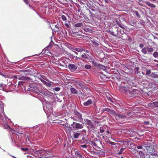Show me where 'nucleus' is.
Returning <instances> with one entry per match:
<instances>
[{"label": "nucleus", "mask_w": 158, "mask_h": 158, "mask_svg": "<svg viewBox=\"0 0 158 158\" xmlns=\"http://www.w3.org/2000/svg\"><path fill=\"white\" fill-rule=\"evenodd\" d=\"M122 88H123L126 93L130 97H136L138 95V94L136 92V90L133 89L132 90H128L127 88L125 86H122Z\"/></svg>", "instance_id": "f257e3e1"}, {"label": "nucleus", "mask_w": 158, "mask_h": 158, "mask_svg": "<svg viewBox=\"0 0 158 158\" xmlns=\"http://www.w3.org/2000/svg\"><path fill=\"white\" fill-rule=\"evenodd\" d=\"M74 115L71 117V118L73 120L78 122H81L82 119V115L77 111H74L73 113Z\"/></svg>", "instance_id": "f03ea898"}, {"label": "nucleus", "mask_w": 158, "mask_h": 158, "mask_svg": "<svg viewBox=\"0 0 158 158\" xmlns=\"http://www.w3.org/2000/svg\"><path fill=\"white\" fill-rule=\"evenodd\" d=\"M146 148V152L147 153L151 154V155L155 156L156 155V154L154 153L155 152V150L153 147L151 145H147L144 146Z\"/></svg>", "instance_id": "7ed1b4c3"}, {"label": "nucleus", "mask_w": 158, "mask_h": 158, "mask_svg": "<svg viewBox=\"0 0 158 158\" xmlns=\"http://www.w3.org/2000/svg\"><path fill=\"white\" fill-rule=\"evenodd\" d=\"M71 126L75 129L79 130L83 128L84 125L80 123L73 122L71 124Z\"/></svg>", "instance_id": "20e7f679"}, {"label": "nucleus", "mask_w": 158, "mask_h": 158, "mask_svg": "<svg viewBox=\"0 0 158 158\" xmlns=\"http://www.w3.org/2000/svg\"><path fill=\"white\" fill-rule=\"evenodd\" d=\"M85 121L86 123V124L87 125H88L87 128L88 129H90V128H92V129H93L94 128V125L92 122L88 119L85 120Z\"/></svg>", "instance_id": "39448f33"}, {"label": "nucleus", "mask_w": 158, "mask_h": 158, "mask_svg": "<svg viewBox=\"0 0 158 158\" xmlns=\"http://www.w3.org/2000/svg\"><path fill=\"white\" fill-rule=\"evenodd\" d=\"M68 67L71 71L73 72L76 70L77 69V66L74 64H69L68 65Z\"/></svg>", "instance_id": "423d86ee"}, {"label": "nucleus", "mask_w": 158, "mask_h": 158, "mask_svg": "<svg viewBox=\"0 0 158 158\" xmlns=\"http://www.w3.org/2000/svg\"><path fill=\"white\" fill-rule=\"evenodd\" d=\"M126 117V115L121 114L117 113L116 116V118L117 120H123Z\"/></svg>", "instance_id": "0eeeda50"}, {"label": "nucleus", "mask_w": 158, "mask_h": 158, "mask_svg": "<svg viewBox=\"0 0 158 158\" xmlns=\"http://www.w3.org/2000/svg\"><path fill=\"white\" fill-rule=\"evenodd\" d=\"M137 153H138L140 156V158H149V157H146L145 154L142 151H139L136 149H135Z\"/></svg>", "instance_id": "6e6552de"}, {"label": "nucleus", "mask_w": 158, "mask_h": 158, "mask_svg": "<svg viewBox=\"0 0 158 158\" xmlns=\"http://www.w3.org/2000/svg\"><path fill=\"white\" fill-rule=\"evenodd\" d=\"M76 85L77 87L80 88H83L85 87L83 82L82 81H78L76 82Z\"/></svg>", "instance_id": "1a4fd4ad"}, {"label": "nucleus", "mask_w": 158, "mask_h": 158, "mask_svg": "<svg viewBox=\"0 0 158 158\" xmlns=\"http://www.w3.org/2000/svg\"><path fill=\"white\" fill-rule=\"evenodd\" d=\"M81 135L80 133L77 132H73V137L75 139H78Z\"/></svg>", "instance_id": "9d476101"}, {"label": "nucleus", "mask_w": 158, "mask_h": 158, "mask_svg": "<svg viewBox=\"0 0 158 158\" xmlns=\"http://www.w3.org/2000/svg\"><path fill=\"white\" fill-rule=\"evenodd\" d=\"M29 87L30 88H32V89H37L38 87L37 85L36 84H35L34 83H31L29 85Z\"/></svg>", "instance_id": "9b49d317"}, {"label": "nucleus", "mask_w": 158, "mask_h": 158, "mask_svg": "<svg viewBox=\"0 0 158 158\" xmlns=\"http://www.w3.org/2000/svg\"><path fill=\"white\" fill-rule=\"evenodd\" d=\"M92 103V101L91 99H89L86 102H85L83 103V105L84 106H88L90 104H91Z\"/></svg>", "instance_id": "f8f14e48"}, {"label": "nucleus", "mask_w": 158, "mask_h": 158, "mask_svg": "<svg viewBox=\"0 0 158 158\" xmlns=\"http://www.w3.org/2000/svg\"><path fill=\"white\" fill-rule=\"evenodd\" d=\"M150 106L154 108L158 106V102H154L150 104Z\"/></svg>", "instance_id": "ddd939ff"}, {"label": "nucleus", "mask_w": 158, "mask_h": 158, "mask_svg": "<svg viewBox=\"0 0 158 158\" xmlns=\"http://www.w3.org/2000/svg\"><path fill=\"white\" fill-rule=\"evenodd\" d=\"M92 64L95 66L98 67L99 64L93 59H91Z\"/></svg>", "instance_id": "4468645a"}, {"label": "nucleus", "mask_w": 158, "mask_h": 158, "mask_svg": "<svg viewBox=\"0 0 158 158\" xmlns=\"http://www.w3.org/2000/svg\"><path fill=\"white\" fill-rule=\"evenodd\" d=\"M145 3L147 5L151 7L155 8L156 7V6L155 5L151 3L150 2H146Z\"/></svg>", "instance_id": "2eb2a0df"}, {"label": "nucleus", "mask_w": 158, "mask_h": 158, "mask_svg": "<svg viewBox=\"0 0 158 158\" xmlns=\"http://www.w3.org/2000/svg\"><path fill=\"white\" fill-rule=\"evenodd\" d=\"M31 78L28 77L22 76L21 80H23L24 81H28L30 80Z\"/></svg>", "instance_id": "dca6fc26"}, {"label": "nucleus", "mask_w": 158, "mask_h": 158, "mask_svg": "<svg viewBox=\"0 0 158 158\" xmlns=\"http://www.w3.org/2000/svg\"><path fill=\"white\" fill-rule=\"evenodd\" d=\"M108 112L110 114H111L112 115H114L115 116H116V114H117V113H116L115 112V111L114 110H111L110 109V110Z\"/></svg>", "instance_id": "f3484780"}, {"label": "nucleus", "mask_w": 158, "mask_h": 158, "mask_svg": "<svg viewBox=\"0 0 158 158\" xmlns=\"http://www.w3.org/2000/svg\"><path fill=\"white\" fill-rule=\"evenodd\" d=\"M73 49L74 50L78 52H81L84 50L82 48H76Z\"/></svg>", "instance_id": "a211bd4d"}, {"label": "nucleus", "mask_w": 158, "mask_h": 158, "mask_svg": "<svg viewBox=\"0 0 158 158\" xmlns=\"http://www.w3.org/2000/svg\"><path fill=\"white\" fill-rule=\"evenodd\" d=\"M98 68H99L103 70H106V66H103L102 65L99 64L98 65Z\"/></svg>", "instance_id": "6ab92c4d"}, {"label": "nucleus", "mask_w": 158, "mask_h": 158, "mask_svg": "<svg viewBox=\"0 0 158 158\" xmlns=\"http://www.w3.org/2000/svg\"><path fill=\"white\" fill-rule=\"evenodd\" d=\"M71 92L72 93L74 94H77V90L74 88H71L70 89Z\"/></svg>", "instance_id": "aec40b11"}, {"label": "nucleus", "mask_w": 158, "mask_h": 158, "mask_svg": "<svg viewBox=\"0 0 158 158\" xmlns=\"http://www.w3.org/2000/svg\"><path fill=\"white\" fill-rule=\"evenodd\" d=\"M75 154L77 156V158H83L80 153L78 152H75Z\"/></svg>", "instance_id": "412c9836"}, {"label": "nucleus", "mask_w": 158, "mask_h": 158, "mask_svg": "<svg viewBox=\"0 0 158 158\" xmlns=\"http://www.w3.org/2000/svg\"><path fill=\"white\" fill-rule=\"evenodd\" d=\"M147 50L149 52H153V49L152 48H149L147 47Z\"/></svg>", "instance_id": "4be33fe9"}, {"label": "nucleus", "mask_w": 158, "mask_h": 158, "mask_svg": "<svg viewBox=\"0 0 158 158\" xmlns=\"http://www.w3.org/2000/svg\"><path fill=\"white\" fill-rule=\"evenodd\" d=\"M147 47L143 48L142 49V52L144 54H146L147 52Z\"/></svg>", "instance_id": "5701e85b"}, {"label": "nucleus", "mask_w": 158, "mask_h": 158, "mask_svg": "<svg viewBox=\"0 0 158 158\" xmlns=\"http://www.w3.org/2000/svg\"><path fill=\"white\" fill-rule=\"evenodd\" d=\"M150 76L151 77H154V78H158V75L157 74H156L154 73H152Z\"/></svg>", "instance_id": "b1692460"}, {"label": "nucleus", "mask_w": 158, "mask_h": 158, "mask_svg": "<svg viewBox=\"0 0 158 158\" xmlns=\"http://www.w3.org/2000/svg\"><path fill=\"white\" fill-rule=\"evenodd\" d=\"M81 57L84 59H86L88 58L87 55L85 53L81 54Z\"/></svg>", "instance_id": "393cba45"}, {"label": "nucleus", "mask_w": 158, "mask_h": 158, "mask_svg": "<svg viewBox=\"0 0 158 158\" xmlns=\"http://www.w3.org/2000/svg\"><path fill=\"white\" fill-rule=\"evenodd\" d=\"M4 111V106L2 104H0V112H2Z\"/></svg>", "instance_id": "a878e982"}, {"label": "nucleus", "mask_w": 158, "mask_h": 158, "mask_svg": "<svg viewBox=\"0 0 158 158\" xmlns=\"http://www.w3.org/2000/svg\"><path fill=\"white\" fill-rule=\"evenodd\" d=\"M40 92L42 94H43L44 95H46V96H48V95H49L45 91H44V90H40Z\"/></svg>", "instance_id": "bb28decb"}, {"label": "nucleus", "mask_w": 158, "mask_h": 158, "mask_svg": "<svg viewBox=\"0 0 158 158\" xmlns=\"http://www.w3.org/2000/svg\"><path fill=\"white\" fill-rule=\"evenodd\" d=\"M153 56L156 58H158V52H155L153 54Z\"/></svg>", "instance_id": "cd10ccee"}, {"label": "nucleus", "mask_w": 158, "mask_h": 158, "mask_svg": "<svg viewBox=\"0 0 158 158\" xmlns=\"http://www.w3.org/2000/svg\"><path fill=\"white\" fill-rule=\"evenodd\" d=\"M92 42H93V43L94 44V45L95 47H97L98 46V44L95 41L93 40L92 41Z\"/></svg>", "instance_id": "c85d7f7f"}, {"label": "nucleus", "mask_w": 158, "mask_h": 158, "mask_svg": "<svg viewBox=\"0 0 158 158\" xmlns=\"http://www.w3.org/2000/svg\"><path fill=\"white\" fill-rule=\"evenodd\" d=\"M116 24H118L120 27L123 29H124V27L121 25V22L118 21H117L116 22Z\"/></svg>", "instance_id": "c756f323"}, {"label": "nucleus", "mask_w": 158, "mask_h": 158, "mask_svg": "<svg viewBox=\"0 0 158 158\" xmlns=\"http://www.w3.org/2000/svg\"><path fill=\"white\" fill-rule=\"evenodd\" d=\"M82 23H78L75 24V26L77 27H80L82 26Z\"/></svg>", "instance_id": "7c9ffc66"}, {"label": "nucleus", "mask_w": 158, "mask_h": 158, "mask_svg": "<svg viewBox=\"0 0 158 158\" xmlns=\"http://www.w3.org/2000/svg\"><path fill=\"white\" fill-rule=\"evenodd\" d=\"M85 68L86 69H89L91 68V66L89 65L86 64L85 66Z\"/></svg>", "instance_id": "2f4dec72"}, {"label": "nucleus", "mask_w": 158, "mask_h": 158, "mask_svg": "<svg viewBox=\"0 0 158 158\" xmlns=\"http://www.w3.org/2000/svg\"><path fill=\"white\" fill-rule=\"evenodd\" d=\"M144 145H143L142 146H141V145H139V146H137L136 147V148L138 149H139V150L143 149V146L144 147Z\"/></svg>", "instance_id": "473e14b6"}, {"label": "nucleus", "mask_w": 158, "mask_h": 158, "mask_svg": "<svg viewBox=\"0 0 158 158\" xmlns=\"http://www.w3.org/2000/svg\"><path fill=\"white\" fill-rule=\"evenodd\" d=\"M110 110L109 108H104L102 109V110H101V111H102V112H104V111H106L109 112V111Z\"/></svg>", "instance_id": "72a5a7b5"}, {"label": "nucleus", "mask_w": 158, "mask_h": 158, "mask_svg": "<svg viewBox=\"0 0 158 158\" xmlns=\"http://www.w3.org/2000/svg\"><path fill=\"white\" fill-rule=\"evenodd\" d=\"M27 90L28 91H30V92H33L34 93H36L34 90L32 89L31 88H28V89H27Z\"/></svg>", "instance_id": "f704fd0d"}, {"label": "nucleus", "mask_w": 158, "mask_h": 158, "mask_svg": "<svg viewBox=\"0 0 158 158\" xmlns=\"http://www.w3.org/2000/svg\"><path fill=\"white\" fill-rule=\"evenodd\" d=\"M151 73V71L150 70H147L146 71V75H149Z\"/></svg>", "instance_id": "c9c22d12"}, {"label": "nucleus", "mask_w": 158, "mask_h": 158, "mask_svg": "<svg viewBox=\"0 0 158 158\" xmlns=\"http://www.w3.org/2000/svg\"><path fill=\"white\" fill-rule=\"evenodd\" d=\"M45 85L49 87H50L51 85V84L50 82H46Z\"/></svg>", "instance_id": "e433bc0d"}, {"label": "nucleus", "mask_w": 158, "mask_h": 158, "mask_svg": "<svg viewBox=\"0 0 158 158\" xmlns=\"http://www.w3.org/2000/svg\"><path fill=\"white\" fill-rule=\"evenodd\" d=\"M125 149V148H122L120 151L119 152L118 154H122V152L123 151V150Z\"/></svg>", "instance_id": "4c0bfd02"}, {"label": "nucleus", "mask_w": 158, "mask_h": 158, "mask_svg": "<svg viewBox=\"0 0 158 158\" xmlns=\"http://www.w3.org/2000/svg\"><path fill=\"white\" fill-rule=\"evenodd\" d=\"M77 65L81 67L83 66V63L82 62H79L77 64Z\"/></svg>", "instance_id": "58836bf2"}, {"label": "nucleus", "mask_w": 158, "mask_h": 158, "mask_svg": "<svg viewBox=\"0 0 158 158\" xmlns=\"http://www.w3.org/2000/svg\"><path fill=\"white\" fill-rule=\"evenodd\" d=\"M61 18L64 21H65L67 19L66 17L64 15H62V16Z\"/></svg>", "instance_id": "ea45409f"}, {"label": "nucleus", "mask_w": 158, "mask_h": 158, "mask_svg": "<svg viewBox=\"0 0 158 158\" xmlns=\"http://www.w3.org/2000/svg\"><path fill=\"white\" fill-rule=\"evenodd\" d=\"M134 12L135 14L136 15L137 17H138L139 18V17L140 15H139V13H138V12L137 11H135Z\"/></svg>", "instance_id": "a19ab883"}, {"label": "nucleus", "mask_w": 158, "mask_h": 158, "mask_svg": "<svg viewBox=\"0 0 158 158\" xmlns=\"http://www.w3.org/2000/svg\"><path fill=\"white\" fill-rule=\"evenodd\" d=\"M21 149L22 151H24V152L28 151V149L27 148H21Z\"/></svg>", "instance_id": "79ce46f5"}, {"label": "nucleus", "mask_w": 158, "mask_h": 158, "mask_svg": "<svg viewBox=\"0 0 158 158\" xmlns=\"http://www.w3.org/2000/svg\"><path fill=\"white\" fill-rule=\"evenodd\" d=\"M54 89L56 91H58L60 90V88L59 87H57L55 88Z\"/></svg>", "instance_id": "37998d69"}, {"label": "nucleus", "mask_w": 158, "mask_h": 158, "mask_svg": "<svg viewBox=\"0 0 158 158\" xmlns=\"http://www.w3.org/2000/svg\"><path fill=\"white\" fill-rule=\"evenodd\" d=\"M108 143L109 144H110L111 145H115V143H114L113 142H111V141H108Z\"/></svg>", "instance_id": "c03bdc74"}, {"label": "nucleus", "mask_w": 158, "mask_h": 158, "mask_svg": "<svg viewBox=\"0 0 158 158\" xmlns=\"http://www.w3.org/2000/svg\"><path fill=\"white\" fill-rule=\"evenodd\" d=\"M84 31H85L86 32H89V31H90L89 29L88 28H84Z\"/></svg>", "instance_id": "a18cd8bd"}, {"label": "nucleus", "mask_w": 158, "mask_h": 158, "mask_svg": "<svg viewBox=\"0 0 158 158\" xmlns=\"http://www.w3.org/2000/svg\"><path fill=\"white\" fill-rule=\"evenodd\" d=\"M0 88H1V89H4V88L3 87V84L2 83H1L0 84Z\"/></svg>", "instance_id": "49530a36"}, {"label": "nucleus", "mask_w": 158, "mask_h": 158, "mask_svg": "<svg viewBox=\"0 0 158 158\" xmlns=\"http://www.w3.org/2000/svg\"><path fill=\"white\" fill-rule=\"evenodd\" d=\"M81 147L85 148H86L87 147V145H86V144H84V145H81Z\"/></svg>", "instance_id": "de8ad7c7"}, {"label": "nucleus", "mask_w": 158, "mask_h": 158, "mask_svg": "<svg viewBox=\"0 0 158 158\" xmlns=\"http://www.w3.org/2000/svg\"><path fill=\"white\" fill-rule=\"evenodd\" d=\"M21 76H21L20 75H18V77H17L18 78L17 79L21 80Z\"/></svg>", "instance_id": "09e8293b"}, {"label": "nucleus", "mask_w": 158, "mask_h": 158, "mask_svg": "<svg viewBox=\"0 0 158 158\" xmlns=\"http://www.w3.org/2000/svg\"><path fill=\"white\" fill-rule=\"evenodd\" d=\"M100 132L101 133H103L104 132V130L102 129L101 128V127L100 128Z\"/></svg>", "instance_id": "8fccbe9b"}, {"label": "nucleus", "mask_w": 158, "mask_h": 158, "mask_svg": "<svg viewBox=\"0 0 158 158\" xmlns=\"http://www.w3.org/2000/svg\"><path fill=\"white\" fill-rule=\"evenodd\" d=\"M144 46V45L143 44H139V47L141 48H143Z\"/></svg>", "instance_id": "3c124183"}, {"label": "nucleus", "mask_w": 158, "mask_h": 158, "mask_svg": "<svg viewBox=\"0 0 158 158\" xmlns=\"http://www.w3.org/2000/svg\"><path fill=\"white\" fill-rule=\"evenodd\" d=\"M144 123L145 125H148L149 124V123L148 122H145Z\"/></svg>", "instance_id": "603ef678"}, {"label": "nucleus", "mask_w": 158, "mask_h": 158, "mask_svg": "<svg viewBox=\"0 0 158 158\" xmlns=\"http://www.w3.org/2000/svg\"><path fill=\"white\" fill-rule=\"evenodd\" d=\"M76 59L77 60H78L79 59H81L80 57H77V56H76L75 57ZM81 60H82L81 59Z\"/></svg>", "instance_id": "864d4df0"}, {"label": "nucleus", "mask_w": 158, "mask_h": 158, "mask_svg": "<svg viewBox=\"0 0 158 158\" xmlns=\"http://www.w3.org/2000/svg\"><path fill=\"white\" fill-rule=\"evenodd\" d=\"M135 141H138V140H139L140 139L136 137L135 138Z\"/></svg>", "instance_id": "5fc2aeb1"}, {"label": "nucleus", "mask_w": 158, "mask_h": 158, "mask_svg": "<svg viewBox=\"0 0 158 158\" xmlns=\"http://www.w3.org/2000/svg\"><path fill=\"white\" fill-rule=\"evenodd\" d=\"M65 26L68 27H69V25L67 23H65Z\"/></svg>", "instance_id": "6e6d98bb"}, {"label": "nucleus", "mask_w": 158, "mask_h": 158, "mask_svg": "<svg viewBox=\"0 0 158 158\" xmlns=\"http://www.w3.org/2000/svg\"><path fill=\"white\" fill-rule=\"evenodd\" d=\"M41 82L45 85L46 81L43 80H41Z\"/></svg>", "instance_id": "4d7b16f0"}, {"label": "nucleus", "mask_w": 158, "mask_h": 158, "mask_svg": "<svg viewBox=\"0 0 158 158\" xmlns=\"http://www.w3.org/2000/svg\"><path fill=\"white\" fill-rule=\"evenodd\" d=\"M65 52L66 54L67 55H68L70 56V54L68 52Z\"/></svg>", "instance_id": "13d9d810"}, {"label": "nucleus", "mask_w": 158, "mask_h": 158, "mask_svg": "<svg viewBox=\"0 0 158 158\" xmlns=\"http://www.w3.org/2000/svg\"><path fill=\"white\" fill-rule=\"evenodd\" d=\"M41 77H42V78L44 79V78H45V76H44V75H41Z\"/></svg>", "instance_id": "bf43d9fd"}, {"label": "nucleus", "mask_w": 158, "mask_h": 158, "mask_svg": "<svg viewBox=\"0 0 158 158\" xmlns=\"http://www.w3.org/2000/svg\"><path fill=\"white\" fill-rule=\"evenodd\" d=\"M82 132H83L84 133H86V130L84 129L82 130Z\"/></svg>", "instance_id": "052dcab7"}, {"label": "nucleus", "mask_w": 158, "mask_h": 158, "mask_svg": "<svg viewBox=\"0 0 158 158\" xmlns=\"http://www.w3.org/2000/svg\"><path fill=\"white\" fill-rule=\"evenodd\" d=\"M12 141L13 143L15 144H16V141L15 140H13V139H12Z\"/></svg>", "instance_id": "680f3d73"}, {"label": "nucleus", "mask_w": 158, "mask_h": 158, "mask_svg": "<svg viewBox=\"0 0 158 158\" xmlns=\"http://www.w3.org/2000/svg\"><path fill=\"white\" fill-rule=\"evenodd\" d=\"M42 77H38V78L41 81V80H43V79L41 78Z\"/></svg>", "instance_id": "e2e57ef3"}, {"label": "nucleus", "mask_w": 158, "mask_h": 158, "mask_svg": "<svg viewBox=\"0 0 158 158\" xmlns=\"http://www.w3.org/2000/svg\"><path fill=\"white\" fill-rule=\"evenodd\" d=\"M18 75H15L13 76V77L17 79Z\"/></svg>", "instance_id": "0e129e2a"}, {"label": "nucleus", "mask_w": 158, "mask_h": 158, "mask_svg": "<svg viewBox=\"0 0 158 158\" xmlns=\"http://www.w3.org/2000/svg\"><path fill=\"white\" fill-rule=\"evenodd\" d=\"M55 27L56 28H57L58 30L59 29H58V27L57 25H55Z\"/></svg>", "instance_id": "69168bd1"}, {"label": "nucleus", "mask_w": 158, "mask_h": 158, "mask_svg": "<svg viewBox=\"0 0 158 158\" xmlns=\"http://www.w3.org/2000/svg\"><path fill=\"white\" fill-rule=\"evenodd\" d=\"M108 100H109V101H112L111 98H108Z\"/></svg>", "instance_id": "338daca9"}, {"label": "nucleus", "mask_w": 158, "mask_h": 158, "mask_svg": "<svg viewBox=\"0 0 158 158\" xmlns=\"http://www.w3.org/2000/svg\"><path fill=\"white\" fill-rule=\"evenodd\" d=\"M155 66L158 68V64H156V65H155Z\"/></svg>", "instance_id": "774afa93"}]
</instances>
